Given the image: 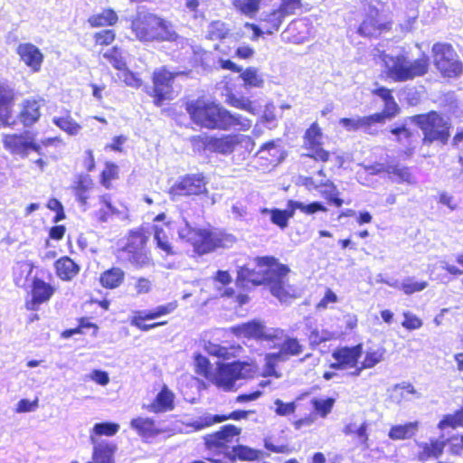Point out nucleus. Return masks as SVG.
Returning <instances> with one entry per match:
<instances>
[{"instance_id": "obj_14", "label": "nucleus", "mask_w": 463, "mask_h": 463, "mask_svg": "<svg viewBox=\"0 0 463 463\" xmlns=\"http://www.w3.org/2000/svg\"><path fill=\"white\" fill-rule=\"evenodd\" d=\"M182 73H173L164 68L155 71L153 76V92L155 97V103L156 106H161L164 100L172 99L173 80L176 75Z\"/></svg>"}, {"instance_id": "obj_57", "label": "nucleus", "mask_w": 463, "mask_h": 463, "mask_svg": "<svg viewBox=\"0 0 463 463\" xmlns=\"http://www.w3.org/2000/svg\"><path fill=\"white\" fill-rule=\"evenodd\" d=\"M262 0H243L239 2L241 11L247 14L251 15L259 10V5Z\"/></svg>"}, {"instance_id": "obj_38", "label": "nucleus", "mask_w": 463, "mask_h": 463, "mask_svg": "<svg viewBox=\"0 0 463 463\" xmlns=\"http://www.w3.org/2000/svg\"><path fill=\"white\" fill-rule=\"evenodd\" d=\"M428 287L427 281H416L413 277L404 279L399 287L406 295H411L415 292H420Z\"/></svg>"}, {"instance_id": "obj_47", "label": "nucleus", "mask_w": 463, "mask_h": 463, "mask_svg": "<svg viewBox=\"0 0 463 463\" xmlns=\"http://www.w3.org/2000/svg\"><path fill=\"white\" fill-rule=\"evenodd\" d=\"M446 441L449 443V452L453 456H459L463 452V435L454 434L450 436Z\"/></svg>"}, {"instance_id": "obj_50", "label": "nucleus", "mask_w": 463, "mask_h": 463, "mask_svg": "<svg viewBox=\"0 0 463 463\" xmlns=\"http://www.w3.org/2000/svg\"><path fill=\"white\" fill-rule=\"evenodd\" d=\"M177 307L176 302H170L166 305L158 306L154 310L146 313V317L149 319H156L161 316L172 313Z\"/></svg>"}, {"instance_id": "obj_39", "label": "nucleus", "mask_w": 463, "mask_h": 463, "mask_svg": "<svg viewBox=\"0 0 463 463\" xmlns=\"http://www.w3.org/2000/svg\"><path fill=\"white\" fill-rule=\"evenodd\" d=\"M260 213L262 215H269L270 221L272 223L278 225L280 229L284 230L288 227V220L286 217V214L280 209H268L262 208L260 209Z\"/></svg>"}, {"instance_id": "obj_32", "label": "nucleus", "mask_w": 463, "mask_h": 463, "mask_svg": "<svg viewBox=\"0 0 463 463\" xmlns=\"http://www.w3.org/2000/svg\"><path fill=\"white\" fill-rule=\"evenodd\" d=\"M117 21L118 15L111 9H107L100 14H93L88 19V22L92 27L113 25Z\"/></svg>"}, {"instance_id": "obj_59", "label": "nucleus", "mask_w": 463, "mask_h": 463, "mask_svg": "<svg viewBox=\"0 0 463 463\" xmlns=\"http://www.w3.org/2000/svg\"><path fill=\"white\" fill-rule=\"evenodd\" d=\"M301 349H279V352L274 353L273 355L276 356V361L278 362V365L288 361L290 357L298 355L300 353Z\"/></svg>"}, {"instance_id": "obj_10", "label": "nucleus", "mask_w": 463, "mask_h": 463, "mask_svg": "<svg viewBox=\"0 0 463 463\" xmlns=\"http://www.w3.org/2000/svg\"><path fill=\"white\" fill-rule=\"evenodd\" d=\"M234 241L232 235L205 229H198L192 245L198 254H205L217 248H225Z\"/></svg>"}, {"instance_id": "obj_20", "label": "nucleus", "mask_w": 463, "mask_h": 463, "mask_svg": "<svg viewBox=\"0 0 463 463\" xmlns=\"http://www.w3.org/2000/svg\"><path fill=\"white\" fill-rule=\"evenodd\" d=\"M252 412L251 411L236 410L228 414L207 415L194 421L192 426L194 430H199L228 420H241L247 419L249 414Z\"/></svg>"}, {"instance_id": "obj_6", "label": "nucleus", "mask_w": 463, "mask_h": 463, "mask_svg": "<svg viewBox=\"0 0 463 463\" xmlns=\"http://www.w3.org/2000/svg\"><path fill=\"white\" fill-rule=\"evenodd\" d=\"M412 121L422 130L424 144H431L436 141L441 144L448 142L450 136V123L438 112L431 111L428 114L416 115L412 118Z\"/></svg>"}, {"instance_id": "obj_60", "label": "nucleus", "mask_w": 463, "mask_h": 463, "mask_svg": "<svg viewBox=\"0 0 463 463\" xmlns=\"http://www.w3.org/2000/svg\"><path fill=\"white\" fill-rule=\"evenodd\" d=\"M276 412L279 415L286 416L295 412L296 405L294 402H283L282 401H276Z\"/></svg>"}, {"instance_id": "obj_44", "label": "nucleus", "mask_w": 463, "mask_h": 463, "mask_svg": "<svg viewBox=\"0 0 463 463\" xmlns=\"http://www.w3.org/2000/svg\"><path fill=\"white\" fill-rule=\"evenodd\" d=\"M241 79L245 82L246 85L250 87L260 88L263 84V79L260 75L258 74L257 69L253 67H250L246 69L241 74Z\"/></svg>"}, {"instance_id": "obj_1", "label": "nucleus", "mask_w": 463, "mask_h": 463, "mask_svg": "<svg viewBox=\"0 0 463 463\" xmlns=\"http://www.w3.org/2000/svg\"><path fill=\"white\" fill-rule=\"evenodd\" d=\"M255 266L247 264L240 268L237 282L245 286L246 282L253 285L267 283L271 294L280 301H286L290 296L291 288L288 284L287 275L289 269L279 264L273 257H259L254 260Z\"/></svg>"}, {"instance_id": "obj_30", "label": "nucleus", "mask_w": 463, "mask_h": 463, "mask_svg": "<svg viewBox=\"0 0 463 463\" xmlns=\"http://www.w3.org/2000/svg\"><path fill=\"white\" fill-rule=\"evenodd\" d=\"M463 427V405L453 413L445 414L439 421L437 428L440 430Z\"/></svg>"}, {"instance_id": "obj_40", "label": "nucleus", "mask_w": 463, "mask_h": 463, "mask_svg": "<svg viewBox=\"0 0 463 463\" xmlns=\"http://www.w3.org/2000/svg\"><path fill=\"white\" fill-rule=\"evenodd\" d=\"M102 55L115 69L118 70V71L126 67L122 52L118 47H113L106 51Z\"/></svg>"}, {"instance_id": "obj_13", "label": "nucleus", "mask_w": 463, "mask_h": 463, "mask_svg": "<svg viewBox=\"0 0 463 463\" xmlns=\"http://www.w3.org/2000/svg\"><path fill=\"white\" fill-rule=\"evenodd\" d=\"M391 29L390 23L375 7L370 6L364 19L359 26L358 33L364 37H377Z\"/></svg>"}, {"instance_id": "obj_19", "label": "nucleus", "mask_w": 463, "mask_h": 463, "mask_svg": "<svg viewBox=\"0 0 463 463\" xmlns=\"http://www.w3.org/2000/svg\"><path fill=\"white\" fill-rule=\"evenodd\" d=\"M239 380L238 371L234 362L222 364L218 367L212 382L225 392L233 390L236 381Z\"/></svg>"}, {"instance_id": "obj_16", "label": "nucleus", "mask_w": 463, "mask_h": 463, "mask_svg": "<svg viewBox=\"0 0 463 463\" xmlns=\"http://www.w3.org/2000/svg\"><path fill=\"white\" fill-rule=\"evenodd\" d=\"M417 453L415 458L419 462H427L439 458L446 447V441L437 438H430L428 441H416Z\"/></svg>"}, {"instance_id": "obj_37", "label": "nucleus", "mask_w": 463, "mask_h": 463, "mask_svg": "<svg viewBox=\"0 0 463 463\" xmlns=\"http://www.w3.org/2000/svg\"><path fill=\"white\" fill-rule=\"evenodd\" d=\"M363 120H365V122L362 126V130L369 135H376L378 133L377 124H383L385 117L383 113H375L368 117H363Z\"/></svg>"}, {"instance_id": "obj_42", "label": "nucleus", "mask_w": 463, "mask_h": 463, "mask_svg": "<svg viewBox=\"0 0 463 463\" xmlns=\"http://www.w3.org/2000/svg\"><path fill=\"white\" fill-rule=\"evenodd\" d=\"M321 137L322 133L317 123H313L305 134L306 146L310 149L320 146Z\"/></svg>"}, {"instance_id": "obj_45", "label": "nucleus", "mask_w": 463, "mask_h": 463, "mask_svg": "<svg viewBox=\"0 0 463 463\" xmlns=\"http://www.w3.org/2000/svg\"><path fill=\"white\" fill-rule=\"evenodd\" d=\"M119 80L123 81L127 86L132 88H139L142 85V80L135 73L127 70L126 67L117 73Z\"/></svg>"}, {"instance_id": "obj_62", "label": "nucleus", "mask_w": 463, "mask_h": 463, "mask_svg": "<svg viewBox=\"0 0 463 463\" xmlns=\"http://www.w3.org/2000/svg\"><path fill=\"white\" fill-rule=\"evenodd\" d=\"M402 324L408 329H417L421 326L420 319L411 313H404V321Z\"/></svg>"}, {"instance_id": "obj_2", "label": "nucleus", "mask_w": 463, "mask_h": 463, "mask_svg": "<svg viewBox=\"0 0 463 463\" xmlns=\"http://www.w3.org/2000/svg\"><path fill=\"white\" fill-rule=\"evenodd\" d=\"M186 110L192 120L203 128L246 131L251 127L250 119L240 114H232L224 108L204 99H198L187 102Z\"/></svg>"}, {"instance_id": "obj_31", "label": "nucleus", "mask_w": 463, "mask_h": 463, "mask_svg": "<svg viewBox=\"0 0 463 463\" xmlns=\"http://www.w3.org/2000/svg\"><path fill=\"white\" fill-rule=\"evenodd\" d=\"M284 17V14L279 11V9L274 10L270 13H262L261 21L266 24V33L268 34H271L274 31H278Z\"/></svg>"}, {"instance_id": "obj_17", "label": "nucleus", "mask_w": 463, "mask_h": 463, "mask_svg": "<svg viewBox=\"0 0 463 463\" xmlns=\"http://www.w3.org/2000/svg\"><path fill=\"white\" fill-rule=\"evenodd\" d=\"M362 354V349H335L333 360L328 361V366L335 370H344L355 367Z\"/></svg>"}, {"instance_id": "obj_22", "label": "nucleus", "mask_w": 463, "mask_h": 463, "mask_svg": "<svg viewBox=\"0 0 463 463\" xmlns=\"http://www.w3.org/2000/svg\"><path fill=\"white\" fill-rule=\"evenodd\" d=\"M17 53L20 59L33 71H40L43 55L38 47L32 43H20L17 47Z\"/></svg>"}, {"instance_id": "obj_41", "label": "nucleus", "mask_w": 463, "mask_h": 463, "mask_svg": "<svg viewBox=\"0 0 463 463\" xmlns=\"http://www.w3.org/2000/svg\"><path fill=\"white\" fill-rule=\"evenodd\" d=\"M335 402L334 398H326L325 400L313 399L311 404L315 412L320 417L325 418L331 412Z\"/></svg>"}, {"instance_id": "obj_25", "label": "nucleus", "mask_w": 463, "mask_h": 463, "mask_svg": "<svg viewBox=\"0 0 463 463\" xmlns=\"http://www.w3.org/2000/svg\"><path fill=\"white\" fill-rule=\"evenodd\" d=\"M419 428L420 422L418 420L392 425L389 430L388 437L392 440L410 439L415 436Z\"/></svg>"}, {"instance_id": "obj_36", "label": "nucleus", "mask_w": 463, "mask_h": 463, "mask_svg": "<svg viewBox=\"0 0 463 463\" xmlns=\"http://www.w3.org/2000/svg\"><path fill=\"white\" fill-rule=\"evenodd\" d=\"M230 29L222 21L212 22L206 31L207 38L210 40H222L229 33Z\"/></svg>"}, {"instance_id": "obj_58", "label": "nucleus", "mask_w": 463, "mask_h": 463, "mask_svg": "<svg viewBox=\"0 0 463 463\" xmlns=\"http://www.w3.org/2000/svg\"><path fill=\"white\" fill-rule=\"evenodd\" d=\"M300 0H282L281 5L279 8L284 16L293 14L295 11L300 8Z\"/></svg>"}, {"instance_id": "obj_28", "label": "nucleus", "mask_w": 463, "mask_h": 463, "mask_svg": "<svg viewBox=\"0 0 463 463\" xmlns=\"http://www.w3.org/2000/svg\"><path fill=\"white\" fill-rule=\"evenodd\" d=\"M124 279L125 272L120 268L114 267L101 273L99 282L104 288H116L123 283Z\"/></svg>"}, {"instance_id": "obj_26", "label": "nucleus", "mask_w": 463, "mask_h": 463, "mask_svg": "<svg viewBox=\"0 0 463 463\" xmlns=\"http://www.w3.org/2000/svg\"><path fill=\"white\" fill-rule=\"evenodd\" d=\"M54 292V288L48 283L40 279H34L33 283V303L32 309H35V306L48 301Z\"/></svg>"}, {"instance_id": "obj_55", "label": "nucleus", "mask_w": 463, "mask_h": 463, "mask_svg": "<svg viewBox=\"0 0 463 463\" xmlns=\"http://www.w3.org/2000/svg\"><path fill=\"white\" fill-rule=\"evenodd\" d=\"M382 354L376 351L366 353L365 357L362 362V366L358 368L354 374H358L359 372L364 368H371L374 366L378 362H380Z\"/></svg>"}, {"instance_id": "obj_63", "label": "nucleus", "mask_w": 463, "mask_h": 463, "mask_svg": "<svg viewBox=\"0 0 463 463\" xmlns=\"http://www.w3.org/2000/svg\"><path fill=\"white\" fill-rule=\"evenodd\" d=\"M11 104L12 103H0V120L5 125H11L14 122L11 121Z\"/></svg>"}, {"instance_id": "obj_8", "label": "nucleus", "mask_w": 463, "mask_h": 463, "mask_svg": "<svg viewBox=\"0 0 463 463\" xmlns=\"http://www.w3.org/2000/svg\"><path fill=\"white\" fill-rule=\"evenodd\" d=\"M241 429L233 425L226 424L218 430L206 434L203 437L205 449L215 455H223L230 458V449L236 437L240 436Z\"/></svg>"}, {"instance_id": "obj_48", "label": "nucleus", "mask_w": 463, "mask_h": 463, "mask_svg": "<svg viewBox=\"0 0 463 463\" xmlns=\"http://www.w3.org/2000/svg\"><path fill=\"white\" fill-rule=\"evenodd\" d=\"M229 103L232 107L246 110L251 114H256L255 107L253 106L252 102L248 98H245V97L238 98L235 96H232L229 98Z\"/></svg>"}, {"instance_id": "obj_9", "label": "nucleus", "mask_w": 463, "mask_h": 463, "mask_svg": "<svg viewBox=\"0 0 463 463\" xmlns=\"http://www.w3.org/2000/svg\"><path fill=\"white\" fill-rule=\"evenodd\" d=\"M432 53L436 68L444 76L452 78L462 73V62L450 44L435 43L432 46Z\"/></svg>"}, {"instance_id": "obj_33", "label": "nucleus", "mask_w": 463, "mask_h": 463, "mask_svg": "<svg viewBox=\"0 0 463 463\" xmlns=\"http://www.w3.org/2000/svg\"><path fill=\"white\" fill-rule=\"evenodd\" d=\"M232 451L233 453V458H236L243 461L257 460L261 456V451L247 447L245 445L232 446Z\"/></svg>"}, {"instance_id": "obj_18", "label": "nucleus", "mask_w": 463, "mask_h": 463, "mask_svg": "<svg viewBox=\"0 0 463 463\" xmlns=\"http://www.w3.org/2000/svg\"><path fill=\"white\" fill-rule=\"evenodd\" d=\"M130 427L144 441H149L164 432V430L159 428L156 421L150 417L133 418L130 420Z\"/></svg>"}, {"instance_id": "obj_29", "label": "nucleus", "mask_w": 463, "mask_h": 463, "mask_svg": "<svg viewBox=\"0 0 463 463\" xmlns=\"http://www.w3.org/2000/svg\"><path fill=\"white\" fill-rule=\"evenodd\" d=\"M119 430V425L115 422H99L94 424L90 433V440L91 444L98 443V438L101 436L112 437Z\"/></svg>"}, {"instance_id": "obj_15", "label": "nucleus", "mask_w": 463, "mask_h": 463, "mask_svg": "<svg viewBox=\"0 0 463 463\" xmlns=\"http://www.w3.org/2000/svg\"><path fill=\"white\" fill-rule=\"evenodd\" d=\"M4 147L13 155L22 157L28 156L29 149L41 154V146L27 135H5L3 137Z\"/></svg>"}, {"instance_id": "obj_52", "label": "nucleus", "mask_w": 463, "mask_h": 463, "mask_svg": "<svg viewBox=\"0 0 463 463\" xmlns=\"http://www.w3.org/2000/svg\"><path fill=\"white\" fill-rule=\"evenodd\" d=\"M197 231L198 229L192 228L189 223L184 220L183 226L181 225L178 228V236L181 240L186 241L192 244Z\"/></svg>"}, {"instance_id": "obj_12", "label": "nucleus", "mask_w": 463, "mask_h": 463, "mask_svg": "<svg viewBox=\"0 0 463 463\" xmlns=\"http://www.w3.org/2000/svg\"><path fill=\"white\" fill-rule=\"evenodd\" d=\"M241 143H244L246 148L254 146L253 140L250 137L243 135H227L220 138L209 137L204 145L205 148L210 152L230 155L233 152L235 146Z\"/></svg>"}, {"instance_id": "obj_56", "label": "nucleus", "mask_w": 463, "mask_h": 463, "mask_svg": "<svg viewBox=\"0 0 463 463\" xmlns=\"http://www.w3.org/2000/svg\"><path fill=\"white\" fill-rule=\"evenodd\" d=\"M94 38L97 44L109 45L114 41L115 33L113 30L106 29L96 33Z\"/></svg>"}, {"instance_id": "obj_21", "label": "nucleus", "mask_w": 463, "mask_h": 463, "mask_svg": "<svg viewBox=\"0 0 463 463\" xmlns=\"http://www.w3.org/2000/svg\"><path fill=\"white\" fill-rule=\"evenodd\" d=\"M175 408V394L166 386L164 385L155 399L146 407L153 413H161L172 411Z\"/></svg>"}, {"instance_id": "obj_4", "label": "nucleus", "mask_w": 463, "mask_h": 463, "mask_svg": "<svg viewBox=\"0 0 463 463\" xmlns=\"http://www.w3.org/2000/svg\"><path fill=\"white\" fill-rule=\"evenodd\" d=\"M232 332L239 337L267 340L274 343L273 347H301L297 339L287 336L279 328H267L263 322L251 320L233 326Z\"/></svg>"}, {"instance_id": "obj_11", "label": "nucleus", "mask_w": 463, "mask_h": 463, "mask_svg": "<svg viewBox=\"0 0 463 463\" xmlns=\"http://www.w3.org/2000/svg\"><path fill=\"white\" fill-rule=\"evenodd\" d=\"M207 192L206 182L202 174L186 175L180 178L169 190L172 200L177 196L199 195Z\"/></svg>"}, {"instance_id": "obj_43", "label": "nucleus", "mask_w": 463, "mask_h": 463, "mask_svg": "<svg viewBox=\"0 0 463 463\" xmlns=\"http://www.w3.org/2000/svg\"><path fill=\"white\" fill-rule=\"evenodd\" d=\"M240 379H251L258 375V367L255 364L247 362H234Z\"/></svg>"}, {"instance_id": "obj_5", "label": "nucleus", "mask_w": 463, "mask_h": 463, "mask_svg": "<svg viewBox=\"0 0 463 463\" xmlns=\"http://www.w3.org/2000/svg\"><path fill=\"white\" fill-rule=\"evenodd\" d=\"M429 61L426 55L414 61L404 55L384 58L388 76L395 81H407L425 75L429 70Z\"/></svg>"}, {"instance_id": "obj_24", "label": "nucleus", "mask_w": 463, "mask_h": 463, "mask_svg": "<svg viewBox=\"0 0 463 463\" xmlns=\"http://www.w3.org/2000/svg\"><path fill=\"white\" fill-rule=\"evenodd\" d=\"M41 101L36 99H26L22 103V109L19 113V119L25 127L32 126L40 118Z\"/></svg>"}, {"instance_id": "obj_51", "label": "nucleus", "mask_w": 463, "mask_h": 463, "mask_svg": "<svg viewBox=\"0 0 463 463\" xmlns=\"http://www.w3.org/2000/svg\"><path fill=\"white\" fill-rule=\"evenodd\" d=\"M276 356L273 355V354H269L266 355V358H265V366H264V369H263V373H261V375L263 377H269V376H274V377H279V373L277 372V367L279 366L278 365V362L276 361Z\"/></svg>"}, {"instance_id": "obj_54", "label": "nucleus", "mask_w": 463, "mask_h": 463, "mask_svg": "<svg viewBox=\"0 0 463 463\" xmlns=\"http://www.w3.org/2000/svg\"><path fill=\"white\" fill-rule=\"evenodd\" d=\"M302 184L308 189H318L322 186H331L335 189V184L327 179L315 180L313 177L306 176L303 178Z\"/></svg>"}, {"instance_id": "obj_7", "label": "nucleus", "mask_w": 463, "mask_h": 463, "mask_svg": "<svg viewBox=\"0 0 463 463\" xmlns=\"http://www.w3.org/2000/svg\"><path fill=\"white\" fill-rule=\"evenodd\" d=\"M148 236L141 230L131 231L127 243L122 249L127 260L137 268L149 267L153 264L149 251L146 249Z\"/></svg>"}, {"instance_id": "obj_49", "label": "nucleus", "mask_w": 463, "mask_h": 463, "mask_svg": "<svg viewBox=\"0 0 463 463\" xmlns=\"http://www.w3.org/2000/svg\"><path fill=\"white\" fill-rule=\"evenodd\" d=\"M154 239L156 241L157 247L165 251L166 255H173L175 253L163 230L156 228Z\"/></svg>"}, {"instance_id": "obj_61", "label": "nucleus", "mask_w": 463, "mask_h": 463, "mask_svg": "<svg viewBox=\"0 0 463 463\" xmlns=\"http://www.w3.org/2000/svg\"><path fill=\"white\" fill-rule=\"evenodd\" d=\"M305 156L322 162H327L330 157L329 152L324 150L320 146L311 148V153Z\"/></svg>"}, {"instance_id": "obj_23", "label": "nucleus", "mask_w": 463, "mask_h": 463, "mask_svg": "<svg viewBox=\"0 0 463 463\" xmlns=\"http://www.w3.org/2000/svg\"><path fill=\"white\" fill-rule=\"evenodd\" d=\"M117 449V445L110 441L93 444L92 463H115L114 456Z\"/></svg>"}, {"instance_id": "obj_3", "label": "nucleus", "mask_w": 463, "mask_h": 463, "mask_svg": "<svg viewBox=\"0 0 463 463\" xmlns=\"http://www.w3.org/2000/svg\"><path fill=\"white\" fill-rule=\"evenodd\" d=\"M131 28L136 37L143 42L154 40L174 41L177 34L173 25L160 17L138 7L137 15L133 19Z\"/></svg>"}, {"instance_id": "obj_27", "label": "nucleus", "mask_w": 463, "mask_h": 463, "mask_svg": "<svg viewBox=\"0 0 463 463\" xmlns=\"http://www.w3.org/2000/svg\"><path fill=\"white\" fill-rule=\"evenodd\" d=\"M56 273L63 280H71L75 277L80 268L79 266L69 257H63L55 262Z\"/></svg>"}, {"instance_id": "obj_64", "label": "nucleus", "mask_w": 463, "mask_h": 463, "mask_svg": "<svg viewBox=\"0 0 463 463\" xmlns=\"http://www.w3.org/2000/svg\"><path fill=\"white\" fill-rule=\"evenodd\" d=\"M92 185H93V182H92L91 178L90 177V175H80L79 177L77 185L75 186V190L87 192L88 190H90L92 187Z\"/></svg>"}, {"instance_id": "obj_34", "label": "nucleus", "mask_w": 463, "mask_h": 463, "mask_svg": "<svg viewBox=\"0 0 463 463\" xmlns=\"http://www.w3.org/2000/svg\"><path fill=\"white\" fill-rule=\"evenodd\" d=\"M386 173L389 175H394L398 177L399 183H407L409 184H415L416 180L406 166L400 165H386Z\"/></svg>"}, {"instance_id": "obj_53", "label": "nucleus", "mask_w": 463, "mask_h": 463, "mask_svg": "<svg viewBox=\"0 0 463 463\" xmlns=\"http://www.w3.org/2000/svg\"><path fill=\"white\" fill-rule=\"evenodd\" d=\"M364 122L365 120H363V117H356L352 118H343L339 121V123L347 131H356L358 129H362V126L364 125Z\"/></svg>"}, {"instance_id": "obj_35", "label": "nucleus", "mask_w": 463, "mask_h": 463, "mask_svg": "<svg viewBox=\"0 0 463 463\" xmlns=\"http://www.w3.org/2000/svg\"><path fill=\"white\" fill-rule=\"evenodd\" d=\"M52 122L69 135H77L81 127L70 115L64 117H54Z\"/></svg>"}, {"instance_id": "obj_46", "label": "nucleus", "mask_w": 463, "mask_h": 463, "mask_svg": "<svg viewBox=\"0 0 463 463\" xmlns=\"http://www.w3.org/2000/svg\"><path fill=\"white\" fill-rule=\"evenodd\" d=\"M291 204L295 206L296 210H299L306 214H313L319 211H326V208L319 202H313L309 204H305L301 202L292 200Z\"/></svg>"}]
</instances>
